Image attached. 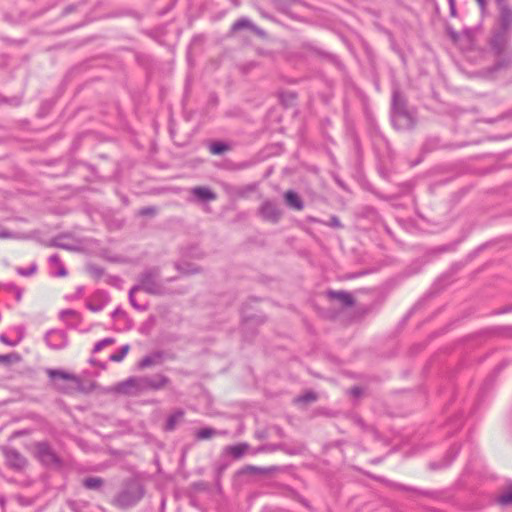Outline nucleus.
<instances>
[{
	"instance_id": "30",
	"label": "nucleus",
	"mask_w": 512,
	"mask_h": 512,
	"mask_svg": "<svg viewBox=\"0 0 512 512\" xmlns=\"http://www.w3.org/2000/svg\"><path fill=\"white\" fill-rule=\"evenodd\" d=\"M225 432L217 431L214 428L206 427L197 431L196 438L198 440H207L213 436L224 434Z\"/></svg>"
},
{
	"instance_id": "2",
	"label": "nucleus",
	"mask_w": 512,
	"mask_h": 512,
	"mask_svg": "<svg viewBox=\"0 0 512 512\" xmlns=\"http://www.w3.org/2000/svg\"><path fill=\"white\" fill-rule=\"evenodd\" d=\"M39 231L29 236L46 247H55L71 253H90L96 244L92 239L80 237L74 232H63L51 239H42Z\"/></svg>"
},
{
	"instance_id": "42",
	"label": "nucleus",
	"mask_w": 512,
	"mask_h": 512,
	"mask_svg": "<svg viewBox=\"0 0 512 512\" xmlns=\"http://www.w3.org/2000/svg\"><path fill=\"white\" fill-rule=\"evenodd\" d=\"M36 269V264H31L28 268H17V272L22 276H30L35 273Z\"/></svg>"
},
{
	"instance_id": "64",
	"label": "nucleus",
	"mask_w": 512,
	"mask_h": 512,
	"mask_svg": "<svg viewBox=\"0 0 512 512\" xmlns=\"http://www.w3.org/2000/svg\"><path fill=\"white\" fill-rule=\"evenodd\" d=\"M365 273H366V272H364V271H363V272L358 273L357 275H353L352 277L359 276V275H363V274H365Z\"/></svg>"
},
{
	"instance_id": "9",
	"label": "nucleus",
	"mask_w": 512,
	"mask_h": 512,
	"mask_svg": "<svg viewBox=\"0 0 512 512\" xmlns=\"http://www.w3.org/2000/svg\"><path fill=\"white\" fill-rule=\"evenodd\" d=\"M3 453L5 456L6 464L17 471L23 470L27 465L26 458L14 448H4Z\"/></svg>"
},
{
	"instance_id": "25",
	"label": "nucleus",
	"mask_w": 512,
	"mask_h": 512,
	"mask_svg": "<svg viewBox=\"0 0 512 512\" xmlns=\"http://www.w3.org/2000/svg\"><path fill=\"white\" fill-rule=\"evenodd\" d=\"M47 374L51 380H72L77 381V377L69 374L63 370H57V369H48Z\"/></svg>"
},
{
	"instance_id": "1",
	"label": "nucleus",
	"mask_w": 512,
	"mask_h": 512,
	"mask_svg": "<svg viewBox=\"0 0 512 512\" xmlns=\"http://www.w3.org/2000/svg\"><path fill=\"white\" fill-rule=\"evenodd\" d=\"M511 30L512 22H508L506 25H503L502 21H496V25L492 29L489 46L491 51L497 57L491 69L492 72L505 69L512 64V53L507 51Z\"/></svg>"
},
{
	"instance_id": "62",
	"label": "nucleus",
	"mask_w": 512,
	"mask_h": 512,
	"mask_svg": "<svg viewBox=\"0 0 512 512\" xmlns=\"http://www.w3.org/2000/svg\"><path fill=\"white\" fill-rule=\"evenodd\" d=\"M239 167L240 168H245V167H248V164L244 163V164H241Z\"/></svg>"
},
{
	"instance_id": "23",
	"label": "nucleus",
	"mask_w": 512,
	"mask_h": 512,
	"mask_svg": "<svg viewBox=\"0 0 512 512\" xmlns=\"http://www.w3.org/2000/svg\"><path fill=\"white\" fill-rule=\"evenodd\" d=\"M208 148L213 155H222L230 150V145L224 141H212Z\"/></svg>"
},
{
	"instance_id": "58",
	"label": "nucleus",
	"mask_w": 512,
	"mask_h": 512,
	"mask_svg": "<svg viewBox=\"0 0 512 512\" xmlns=\"http://www.w3.org/2000/svg\"><path fill=\"white\" fill-rule=\"evenodd\" d=\"M351 393H352L353 395H355V396H358V395H360V394H361V389H360V388H358V387H354V388H352V389H351Z\"/></svg>"
},
{
	"instance_id": "8",
	"label": "nucleus",
	"mask_w": 512,
	"mask_h": 512,
	"mask_svg": "<svg viewBox=\"0 0 512 512\" xmlns=\"http://www.w3.org/2000/svg\"><path fill=\"white\" fill-rule=\"evenodd\" d=\"M223 191L232 199H245L257 189L256 183H250L244 186H237L229 183L222 184Z\"/></svg>"
},
{
	"instance_id": "4",
	"label": "nucleus",
	"mask_w": 512,
	"mask_h": 512,
	"mask_svg": "<svg viewBox=\"0 0 512 512\" xmlns=\"http://www.w3.org/2000/svg\"><path fill=\"white\" fill-rule=\"evenodd\" d=\"M172 280V277H167L165 280L161 277L159 268L153 267L146 269L139 277L140 290L153 295H164L169 292V289L165 286L166 282Z\"/></svg>"
},
{
	"instance_id": "26",
	"label": "nucleus",
	"mask_w": 512,
	"mask_h": 512,
	"mask_svg": "<svg viewBox=\"0 0 512 512\" xmlns=\"http://www.w3.org/2000/svg\"><path fill=\"white\" fill-rule=\"evenodd\" d=\"M184 412L182 410H177L174 413H172L166 421L165 424V430L166 431H172L175 429L177 424L183 419Z\"/></svg>"
},
{
	"instance_id": "12",
	"label": "nucleus",
	"mask_w": 512,
	"mask_h": 512,
	"mask_svg": "<svg viewBox=\"0 0 512 512\" xmlns=\"http://www.w3.org/2000/svg\"><path fill=\"white\" fill-rule=\"evenodd\" d=\"M326 296L330 301H336L341 307H351L354 304L352 295L346 291L328 290Z\"/></svg>"
},
{
	"instance_id": "41",
	"label": "nucleus",
	"mask_w": 512,
	"mask_h": 512,
	"mask_svg": "<svg viewBox=\"0 0 512 512\" xmlns=\"http://www.w3.org/2000/svg\"><path fill=\"white\" fill-rule=\"evenodd\" d=\"M60 318L65 321L68 318L79 319L80 316H79V313L77 311L72 310V309H66V310H62L60 312Z\"/></svg>"
},
{
	"instance_id": "40",
	"label": "nucleus",
	"mask_w": 512,
	"mask_h": 512,
	"mask_svg": "<svg viewBox=\"0 0 512 512\" xmlns=\"http://www.w3.org/2000/svg\"><path fill=\"white\" fill-rule=\"evenodd\" d=\"M113 343H114L113 338L102 339L95 344V346L93 348V352L97 353V352L101 351L105 346L113 344Z\"/></svg>"
},
{
	"instance_id": "45",
	"label": "nucleus",
	"mask_w": 512,
	"mask_h": 512,
	"mask_svg": "<svg viewBox=\"0 0 512 512\" xmlns=\"http://www.w3.org/2000/svg\"><path fill=\"white\" fill-rule=\"evenodd\" d=\"M315 400H316V395L313 392H308V393L298 397V399H297V401L304 402V403L313 402Z\"/></svg>"
},
{
	"instance_id": "53",
	"label": "nucleus",
	"mask_w": 512,
	"mask_h": 512,
	"mask_svg": "<svg viewBox=\"0 0 512 512\" xmlns=\"http://www.w3.org/2000/svg\"><path fill=\"white\" fill-rule=\"evenodd\" d=\"M80 164L83 165L84 167H86L88 170H90L93 174H95V172H96L95 166H93L92 164L86 163V162H81Z\"/></svg>"
},
{
	"instance_id": "20",
	"label": "nucleus",
	"mask_w": 512,
	"mask_h": 512,
	"mask_svg": "<svg viewBox=\"0 0 512 512\" xmlns=\"http://www.w3.org/2000/svg\"><path fill=\"white\" fill-rule=\"evenodd\" d=\"M161 360H162V353L161 352H154V353H152L150 355H147V356L143 357L138 362V368L142 370V369H146V368L155 366L157 364H160Z\"/></svg>"
},
{
	"instance_id": "54",
	"label": "nucleus",
	"mask_w": 512,
	"mask_h": 512,
	"mask_svg": "<svg viewBox=\"0 0 512 512\" xmlns=\"http://www.w3.org/2000/svg\"><path fill=\"white\" fill-rule=\"evenodd\" d=\"M307 222L309 223H324L323 221H321L320 219L316 218V217H313V216H308L306 218Z\"/></svg>"
},
{
	"instance_id": "43",
	"label": "nucleus",
	"mask_w": 512,
	"mask_h": 512,
	"mask_svg": "<svg viewBox=\"0 0 512 512\" xmlns=\"http://www.w3.org/2000/svg\"><path fill=\"white\" fill-rule=\"evenodd\" d=\"M323 224H325V225H327L329 227H332V228H336V229L343 227L340 219L337 216H335V215L331 216L329 221L328 222H324Z\"/></svg>"
},
{
	"instance_id": "44",
	"label": "nucleus",
	"mask_w": 512,
	"mask_h": 512,
	"mask_svg": "<svg viewBox=\"0 0 512 512\" xmlns=\"http://www.w3.org/2000/svg\"><path fill=\"white\" fill-rule=\"evenodd\" d=\"M140 216H154L156 214V208L153 206L143 207L139 210Z\"/></svg>"
},
{
	"instance_id": "24",
	"label": "nucleus",
	"mask_w": 512,
	"mask_h": 512,
	"mask_svg": "<svg viewBox=\"0 0 512 512\" xmlns=\"http://www.w3.org/2000/svg\"><path fill=\"white\" fill-rule=\"evenodd\" d=\"M459 244L460 240H455L447 244L438 245L433 248L432 252L434 254L455 253Z\"/></svg>"
},
{
	"instance_id": "48",
	"label": "nucleus",
	"mask_w": 512,
	"mask_h": 512,
	"mask_svg": "<svg viewBox=\"0 0 512 512\" xmlns=\"http://www.w3.org/2000/svg\"><path fill=\"white\" fill-rule=\"evenodd\" d=\"M276 448H277L276 445L261 446V447L257 448L256 450H254L253 454H257V453H261V452L274 451V450H276Z\"/></svg>"
},
{
	"instance_id": "56",
	"label": "nucleus",
	"mask_w": 512,
	"mask_h": 512,
	"mask_svg": "<svg viewBox=\"0 0 512 512\" xmlns=\"http://www.w3.org/2000/svg\"><path fill=\"white\" fill-rule=\"evenodd\" d=\"M479 7L482 9V10H485L486 9V6H487V1L486 0H480V1H477Z\"/></svg>"
},
{
	"instance_id": "61",
	"label": "nucleus",
	"mask_w": 512,
	"mask_h": 512,
	"mask_svg": "<svg viewBox=\"0 0 512 512\" xmlns=\"http://www.w3.org/2000/svg\"><path fill=\"white\" fill-rule=\"evenodd\" d=\"M48 108H49V106H48L46 103H44V104L42 105V107H41L40 114H41V115H43L44 111H45L46 109H48Z\"/></svg>"
},
{
	"instance_id": "27",
	"label": "nucleus",
	"mask_w": 512,
	"mask_h": 512,
	"mask_svg": "<svg viewBox=\"0 0 512 512\" xmlns=\"http://www.w3.org/2000/svg\"><path fill=\"white\" fill-rule=\"evenodd\" d=\"M313 51L317 55H319L320 57H322V58L328 60L329 62L333 63L337 68L343 69L344 66H343L342 62L340 61V59L338 58L337 55L329 53V52H326V51L318 49V48H315Z\"/></svg>"
},
{
	"instance_id": "63",
	"label": "nucleus",
	"mask_w": 512,
	"mask_h": 512,
	"mask_svg": "<svg viewBox=\"0 0 512 512\" xmlns=\"http://www.w3.org/2000/svg\"><path fill=\"white\" fill-rule=\"evenodd\" d=\"M405 187H406L407 189H410V188H411V184H410V183H405Z\"/></svg>"
},
{
	"instance_id": "13",
	"label": "nucleus",
	"mask_w": 512,
	"mask_h": 512,
	"mask_svg": "<svg viewBox=\"0 0 512 512\" xmlns=\"http://www.w3.org/2000/svg\"><path fill=\"white\" fill-rule=\"evenodd\" d=\"M175 268L180 275L188 276L200 272L201 268L190 261V258H179L174 263Z\"/></svg>"
},
{
	"instance_id": "31",
	"label": "nucleus",
	"mask_w": 512,
	"mask_h": 512,
	"mask_svg": "<svg viewBox=\"0 0 512 512\" xmlns=\"http://www.w3.org/2000/svg\"><path fill=\"white\" fill-rule=\"evenodd\" d=\"M27 237L22 233L11 231L0 224V239H22Z\"/></svg>"
},
{
	"instance_id": "37",
	"label": "nucleus",
	"mask_w": 512,
	"mask_h": 512,
	"mask_svg": "<svg viewBox=\"0 0 512 512\" xmlns=\"http://www.w3.org/2000/svg\"><path fill=\"white\" fill-rule=\"evenodd\" d=\"M97 296H99L101 299H103V303L94 304L91 301H88L86 303L87 308L92 312H99L103 309L104 303L107 301L106 295L103 293H98Z\"/></svg>"
},
{
	"instance_id": "38",
	"label": "nucleus",
	"mask_w": 512,
	"mask_h": 512,
	"mask_svg": "<svg viewBox=\"0 0 512 512\" xmlns=\"http://www.w3.org/2000/svg\"><path fill=\"white\" fill-rule=\"evenodd\" d=\"M374 132H375V143L377 141L383 142L385 147L387 148L388 152H390V143L388 139L381 133V131L378 129V127L374 126Z\"/></svg>"
},
{
	"instance_id": "14",
	"label": "nucleus",
	"mask_w": 512,
	"mask_h": 512,
	"mask_svg": "<svg viewBox=\"0 0 512 512\" xmlns=\"http://www.w3.org/2000/svg\"><path fill=\"white\" fill-rule=\"evenodd\" d=\"M498 9V17L496 21H502L503 25L512 22V7L508 0H495Z\"/></svg>"
},
{
	"instance_id": "29",
	"label": "nucleus",
	"mask_w": 512,
	"mask_h": 512,
	"mask_svg": "<svg viewBox=\"0 0 512 512\" xmlns=\"http://www.w3.org/2000/svg\"><path fill=\"white\" fill-rule=\"evenodd\" d=\"M358 214L360 217L369 219L371 221H376L379 218L377 209L369 205L363 206Z\"/></svg>"
},
{
	"instance_id": "19",
	"label": "nucleus",
	"mask_w": 512,
	"mask_h": 512,
	"mask_svg": "<svg viewBox=\"0 0 512 512\" xmlns=\"http://www.w3.org/2000/svg\"><path fill=\"white\" fill-rule=\"evenodd\" d=\"M192 194L197 200L201 202H207L216 199V194L208 187H195L192 189Z\"/></svg>"
},
{
	"instance_id": "22",
	"label": "nucleus",
	"mask_w": 512,
	"mask_h": 512,
	"mask_svg": "<svg viewBox=\"0 0 512 512\" xmlns=\"http://www.w3.org/2000/svg\"><path fill=\"white\" fill-rule=\"evenodd\" d=\"M274 3L281 12L292 18L294 16L291 12V8L296 4H303L301 0H274Z\"/></svg>"
},
{
	"instance_id": "59",
	"label": "nucleus",
	"mask_w": 512,
	"mask_h": 512,
	"mask_svg": "<svg viewBox=\"0 0 512 512\" xmlns=\"http://www.w3.org/2000/svg\"><path fill=\"white\" fill-rule=\"evenodd\" d=\"M251 31L255 32L258 35H264V31L257 27V29H250Z\"/></svg>"
},
{
	"instance_id": "35",
	"label": "nucleus",
	"mask_w": 512,
	"mask_h": 512,
	"mask_svg": "<svg viewBox=\"0 0 512 512\" xmlns=\"http://www.w3.org/2000/svg\"><path fill=\"white\" fill-rule=\"evenodd\" d=\"M498 502L504 506L512 504V485L499 495Z\"/></svg>"
},
{
	"instance_id": "15",
	"label": "nucleus",
	"mask_w": 512,
	"mask_h": 512,
	"mask_svg": "<svg viewBox=\"0 0 512 512\" xmlns=\"http://www.w3.org/2000/svg\"><path fill=\"white\" fill-rule=\"evenodd\" d=\"M503 248V241L502 240H491L484 244H481L478 246V248L474 251L473 254H470L469 256H475L480 253H489V254H497L500 253Z\"/></svg>"
},
{
	"instance_id": "34",
	"label": "nucleus",
	"mask_w": 512,
	"mask_h": 512,
	"mask_svg": "<svg viewBox=\"0 0 512 512\" xmlns=\"http://www.w3.org/2000/svg\"><path fill=\"white\" fill-rule=\"evenodd\" d=\"M22 103V97L20 96H12V97H6L0 94V105L6 104L12 107H18Z\"/></svg>"
},
{
	"instance_id": "28",
	"label": "nucleus",
	"mask_w": 512,
	"mask_h": 512,
	"mask_svg": "<svg viewBox=\"0 0 512 512\" xmlns=\"http://www.w3.org/2000/svg\"><path fill=\"white\" fill-rule=\"evenodd\" d=\"M441 140L439 137H429L426 139L422 146V151L424 153H429L435 151L439 148H442Z\"/></svg>"
},
{
	"instance_id": "46",
	"label": "nucleus",
	"mask_w": 512,
	"mask_h": 512,
	"mask_svg": "<svg viewBox=\"0 0 512 512\" xmlns=\"http://www.w3.org/2000/svg\"><path fill=\"white\" fill-rule=\"evenodd\" d=\"M138 290H140L138 286H134V287L130 290V292H129V300H130V303H131L135 308H137V309H141V306H140V305H138V304L136 303V299H135V297H134V293H135L136 291H138Z\"/></svg>"
},
{
	"instance_id": "39",
	"label": "nucleus",
	"mask_w": 512,
	"mask_h": 512,
	"mask_svg": "<svg viewBox=\"0 0 512 512\" xmlns=\"http://www.w3.org/2000/svg\"><path fill=\"white\" fill-rule=\"evenodd\" d=\"M87 270L91 274V276L94 277L95 279L101 278L104 274L103 269L101 267H98L95 265H88Z\"/></svg>"
},
{
	"instance_id": "36",
	"label": "nucleus",
	"mask_w": 512,
	"mask_h": 512,
	"mask_svg": "<svg viewBox=\"0 0 512 512\" xmlns=\"http://www.w3.org/2000/svg\"><path fill=\"white\" fill-rule=\"evenodd\" d=\"M130 346L128 344L123 345L117 353L110 355L109 359L113 362L122 361L127 353L129 352Z\"/></svg>"
},
{
	"instance_id": "32",
	"label": "nucleus",
	"mask_w": 512,
	"mask_h": 512,
	"mask_svg": "<svg viewBox=\"0 0 512 512\" xmlns=\"http://www.w3.org/2000/svg\"><path fill=\"white\" fill-rule=\"evenodd\" d=\"M85 488L90 490H98L103 485V479L100 477H88L83 480Z\"/></svg>"
},
{
	"instance_id": "5",
	"label": "nucleus",
	"mask_w": 512,
	"mask_h": 512,
	"mask_svg": "<svg viewBox=\"0 0 512 512\" xmlns=\"http://www.w3.org/2000/svg\"><path fill=\"white\" fill-rule=\"evenodd\" d=\"M145 490L138 480L128 481L115 497L113 503L120 508H129L137 504L144 496Z\"/></svg>"
},
{
	"instance_id": "17",
	"label": "nucleus",
	"mask_w": 512,
	"mask_h": 512,
	"mask_svg": "<svg viewBox=\"0 0 512 512\" xmlns=\"http://www.w3.org/2000/svg\"><path fill=\"white\" fill-rule=\"evenodd\" d=\"M409 111L407 108V100L399 90L392 93L391 113Z\"/></svg>"
},
{
	"instance_id": "60",
	"label": "nucleus",
	"mask_w": 512,
	"mask_h": 512,
	"mask_svg": "<svg viewBox=\"0 0 512 512\" xmlns=\"http://www.w3.org/2000/svg\"><path fill=\"white\" fill-rule=\"evenodd\" d=\"M74 10V7L73 6H68L65 8L64 10V14H69L70 12H72Z\"/></svg>"
},
{
	"instance_id": "55",
	"label": "nucleus",
	"mask_w": 512,
	"mask_h": 512,
	"mask_svg": "<svg viewBox=\"0 0 512 512\" xmlns=\"http://www.w3.org/2000/svg\"><path fill=\"white\" fill-rule=\"evenodd\" d=\"M12 354L10 355H0V363L2 362H5V363H8L10 362V359L12 358Z\"/></svg>"
},
{
	"instance_id": "52",
	"label": "nucleus",
	"mask_w": 512,
	"mask_h": 512,
	"mask_svg": "<svg viewBox=\"0 0 512 512\" xmlns=\"http://www.w3.org/2000/svg\"><path fill=\"white\" fill-rule=\"evenodd\" d=\"M354 147H355L356 152L358 154H360V152H361V143H360V139L357 136L354 137Z\"/></svg>"
},
{
	"instance_id": "57",
	"label": "nucleus",
	"mask_w": 512,
	"mask_h": 512,
	"mask_svg": "<svg viewBox=\"0 0 512 512\" xmlns=\"http://www.w3.org/2000/svg\"><path fill=\"white\" fill-rule=\"evenodd\" d=\"M84 292V287L83 286H79L76 290V295L75 297H80Z\"/></svg>"
},
{
	"instance_id": "33",
	"label": "nucleus",
	"mask_w": 512,
	"mask_h": 512,
	"mask_svg": "<svg viewBox=\"0 0 512 512\" xmlns=\"http://www.w3.org/2000/svg\"><path fill=\"white\" fill-rule=\"evenodd\" d=\"M244 28L248 29H257V26L254 25L249 19L247 18H240L234 24L232 25L233 31H238Z\"/></svg>"
},
{
	"instance_id": "50",
	"label": "nucleus",
	"mask_w": 512,
	"mask_h": 512,
	"mask_svg": "<svg viewBox=\"0 0 512 512\" xmlns=\"http://www.w3.org/2000/svg\"><path fill=\"white\" fill-rule=\"evenodd\" d=\"M0 341L9 346H15L17 344L16 341H10L4 334L0 335Z\"/></svg>"
},
{
	"instance_id": "6",
	"label": "nucleus",
	"mask_w": 512,
	"mask_h": 512,
	"mask_svg": "<svg viewBox=\"0 0 512 512\" xmlns=\"http://www.w3.org/2000/svg\"><path fill=\"white\" fill-rule=\"evenodd\" d=\"M258 215L267 222L277 224L283 215L282 209L272 200H264L258 208Z\"/></svg>"
},
{
	"instance_id": "11",
	"label": "nucleus",
	"mask_w": 512,
	"mask_h": 512,
	"mask_svg": "<svg viewBox=\"0 0 512 512\" xmlns=\"http://www.w3.org/2000/svg\"><path fill=\"white\" fill-rule=\"evenodd\" d=\"M45 341L52 349H62L67 346V335L62 330H50L45 335Z\"/></svg>"
},
{
	"instance_id": "21",
	"label": "nucleus",
	"mask_w": 512,
	"mask_h": 512,
	"mask_svg": "<svg viewBox=\"0 0 512 512\" xmlns=\"http://www.w3.org/2000/svg\"><path fill=\"white\" fill-rule=\"evenodd\" d=\"M249 448L250 446L247 443H239L225 447L224 451L234 459H240L246 452L249 451Z\"/></svg>"
},
{
	"instance_id": "18",
	"label": "nucleus",
	"mask_w": 512,
	"mask_h": 512,
	"mask_svg": "<svg viewBox=\"0 0 512 512\" xmlns=\"http://www.w3.org/2000/svg\"><path fill=\"white\" fill-rule=\"evenodd\" d=\"M285 204L295 210H302L304 208V202L300 195L294 190H288L283 195Z\"/></svg>"
},
{
	"instance_id": "3",
	"label": "nucleus",
	"mask_w": 512,
	"mask_h": 512,
	"mask_svg": "<svg viewBox=\"0 0 512 512\" xmlns=\"http://www.w3.org/2000/svg\"><path fill=\"white\" fill-rule=\"evenodd\" d=\"M169 382V378L162 374L134 376L120 382L117 391L124 395L136 396L148 390H160Z\"/></svg>"
},
{
	"instance_id": "47",
	"label": "nucleus",
	"mask_w": 512,
	"mask_h": 512,
	"mask_svg": "<svg viewBox=\"0 0 512 512\" xmlns=\"http://www.w3.org/2000/svg\"><path fill=\"white\" fill-rule=\"evenodd\" d=\"M242 473H264L266 472V469L256 467V466H247L242 471Z\"/></svg>"
},
{
	"instance_id": "7",
	"label": "nucleus",
	"mask_w": 512,
	"mask_h": 512,
	"mask_svg": "<svg viewBox=\"0 0 512 512\" xmlns=\"http://www.w3.org/2000/svg\"><path fill=\"white\" fill-rule=\"evenodd\" d=\"M391 122L398 131H408L415 127L416 116L412 111L391 113Z\"/></svg>"
},
{
	"instance_id": "49",
	"label": "nucleus",
	"mask_w": 512,
	"mask_h": 512,
	"mask_svg": "<svg viewBox=\"0 0 512 512\" xmlns=\"http://www.w3.org/2000/svg\"><path fill=\"white\" fill-rule=\"evenodd\" d=\"M183 256H199V247L197 245H191L189 247V252L185 253Z\"/></svg>"
},
{
	"instance_id": "16",
	"label": "nucleus",
	"mask_w": 512,
	"mask_h": 512,
	"mask_svg": "<svg viewBox=\"0 0 512 512\" xmlns=\"http://www.w3.org/2000/svg\"><path fill=\"white\" fill-rule=\"evenodd\" d=\"M47 269L48 274L52 277H65L67 275V269L60 258H49Z\"/></svg>"
},
{
	"instance_id": "51",
	"label": "nucleus",
	"mask_w": 512,
	"mask_h": 512,
	"mask_svg": "<svg viewBox=\"0 0 512 512\" xmlns=\"http://www.w3.org/2000/svg\"><path fill=\"white\" fill-rule=\"evenodd\" d=\"M449 8H450V14L452 16H456V1L455 0H448Z\"/></svg>"
},
{
	"instance_id": "10",
	"label": "nucleus",
	"mask_w": 512,
	"mask_h": 512,
	"mask_svg": "<svg viewBox=\"0 0 512 512\" xmlns=\"http://www.w3.org/2000/svg\"><path fill=\"white\" fill-rule=\"evenodd\" d=\"M36 454L39 460L45 465H54L59 463L57 455L52 448L45 442L36 444Z\"/></svg>"
}]
</instances>
